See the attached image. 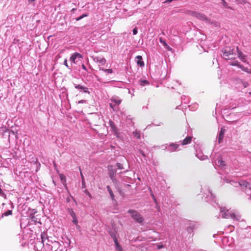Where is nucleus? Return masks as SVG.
I'll return each instance as SVG.
<instances>
[{
  "instance_id": "f257e3e1",
  "label": "nucleus",
  "mask_w": 251,
  "mask_h": 251,
  "mask_svg": "<svg viewBox=\"0 0 251 251\" xmlns=\"http://www.w3.org/2000/svg\"><path fill=\"white\" fill-rule=\"evenodd\" d=\"M226 182L230 183L231 185L238 187L240 186L242 187V190L246 194L250 195V199L251 200V184L249 183L246 180H241L238 182L234 180H228L227 179L225 180Z\"/></svg>"
},
{
  "instance_id": "f03ea898",
  "label": "nucleus",
  "mask_w": 251,
  "mask_h": 251,
  "mask_svg": "<svg viewBox=\"0 0 251 251\" xmlns=\"http://www.w3.org/2000/svg\"><path fill=\"white\" fill-rule=\"evenodd\" d=\"M220 213L222 217L224 218L228 219L229 218L239 221L241 219V216L239 215L235 214V212L232 211L227 209L225 207H220Z\"/></svg>"
},
{
  "instance_id": "7ed1b4c3",
  "label": "nucleus",
  "mask_w": 251,
  "mask_h": 251,
  "mask_svg": "<svg viewBox=\"0 0 251 251\" xmlns=\"http://www.w3.org/2000/svg\"><path fill=\"white\" fill-rule=\"evenodd\" d=\"M222 56L226 60H234L237 57V55L233 49L230 47H226L222 50Z\"/></svg>"
},
{
  "instance_id": "20e7f679",
  "label": "nucleus",
  "mask_w": 251,
  "mask_h": 251,
  "mask_svg": "<svg viewBox=\"0 0 251 251\" xmlns=\"http://www.w3.org/2000/svg\"><path fill=\"white\" fill-rule=\"evenodd\" d=\"M132 219L137 223L140 225H143L145 223V219L142 215L137 211L129 209L127 211Z\"/></svg>"
},
{
  "instance_id": "39448f33",
  "label": "nucleus",
  "mask_w": 251,
  "mask_h": 251,
  "mask_svg": "<svg viewBox=\"0 0 251 251\" xmlns=\"http://www.w3.org/2000/svg\"><path fill=\"white\" fill-rule=\"evenodd\" d=\"M162 146H165V149H167L168 151L170 152L176 151L179 150V149H178L179 145L176 143H171L169 145L165 144L162 145Z\"/></svg>"
},
{
  "instance_id": "423d86ee",
  "label": "nucleus",
  "mask_w": 251,
  "mask_h": 251,
  "mask_svg": "<svg viewBox=\"0 0 251 251\" xmlns=\"http://www.w3.org/2000/svg\"><path fill=\"white\" fill-rule=\"evenodd\" d=\"M83 58V56L78 52H75L70 57V60L72 63L75 64L78 60H80Z\"/></svg>"
},
{
  "instance_id": "0eeeda50",
  "label": "nucleus",
  "mask_w": 251,
  "mask_h": 251,
  "mask_svg": "<svg viewBox=\"0 0 251 251\" xmlns=\"http://www.w3.org/2000/svg\"><path fill=\"white\" fill-rule=\"evenodd\" d=\"M207 192L208 194H206V196L205 198V201H215L216 196L213 193H212L209 188H208Z\"/></svg>"
},
{
  "instance_id": "6e6552de",
  "label": "nucleus",
  "mask_w": 251,
  "mask_h": 251,
  "mask_svg": "<svg viewBox=\"0 0 251 251\" xmlns=\"http://www.w3.org/2000/svg\"><path fill=\"white\" fill-rule=\"evenodd\" d=\"M198 226V224L195 222H192L189 224L188 226L187 227L186 230L189 233H191L193 232V230L197 229Z\"/></svg>"
},
{
  "instance_id": "1a4fd4ad",
  "label": "nucleus",
  "mask_w": 251,
  "mask_h": 251,
  "mask_svg": "<svg viewBox=\"0 0 251 251\" xmlns=\"http://www.w3.org/2000/svg\"><path fill=\"white\" fill-rule=\"evenodd\" d=\"M74 87L75 89L78 90L80 92H83L85 93L90 94V92L88 90V88L84 86H82L79 84H76L74 83Z\"/></svg>"
},
{
  "instance_id": "9d476101",
  "label": "nucleus",
  "mask_w": 251,
  "mask_h": 251,
  "mask_svg": "<svg viewBox=\"0 0 251 251\" xmlns=\"http://www.w3.org/2000/svg\"><path fill=\"white\" fill-rule=\"evenodd\" d=\"M195 16L199 19L201 20L202 21H204L206 23H209L210 20L208 19L206 16L201 13L197 12L195 14Z\"/></svg>"
},
{
  "instance_id": "9b49d317",
  "label": "nucleus",
  "mask_w": 251,
  "mask_h": 251,
  "mask_svg": "<svg viewBox=\"0 0 251 251\" xmlns=\"http://www.w3.org/2000/svg\"><path fill=\"white\" fill-rule=\"evenodd\" d=\"M9 205L10 206V209L2 213L1 215V218L3 217L4 216H8L12 214V209L14 208V206L11 201H9Z\"/></svg>"
},
{
  "instance_id": "f8f14e48",
  "label": "nucleus",
  "mask_w": 251,
  "mask_h": 251,
  "mask_svg": "<svg viewBox=\"0 0 251 251\" xmlns=\"http://www.w3.org/2000/svg\"><path fill=\"white\" fill-rule=\"evenodd\" d=\"M237 52V57L239 58V59L243 62H247V55L244 54L241 51L238 50V48H236Z\"/></svg>"
},
{
  "instance_id": "ddd939ff",
  "label": "nucleus",
  "mask_w": 251,
  "mask_h": 251,
  "mask_svg": "<svg viewBox=\"0 0 251 251\" xmlns=\"http://www.w3.org/2000/svg\"><path fill=\"white\" fill-rule=\"evenodd\" d=\"M108 175L109 177H113L116 176L117 170L115 169H113L112 165H109L108 166Z\"/></svg>"
},
{
  "instance_id": "4468645a",
  "label": "nucleus",
  "mask_w": 251,
  "mask_h": 251,
  "mask_svg": "<svg viewBox=\"0 0 251 251\" xmlns=\"http://www.w3.org/2000/svg\"><path fill=\"white\" fill-rule=\"evenodd\" d=\"M215 164L216 165L218 166L221 168H223L225 166L224 161L220 156H218L217 159L215 160Z\"/></svg>"
},
{
  "instance_id": "2eb2a0df",
  "label": "nucleus",
  "mask_w": 251,
  "mask_h": 251,
  "mask_svg": "<svg viewBox=\"0 0 251 251\" xmlns=\"http://www.w3.org/2000/svg\"><path fill=\"white\" fill-rule=\"evenodd\" d=\"M93 60L95 62H96L97 63H99L100 64L102 65H104L106 63V60L104 58H103V57L100 58V57H98V56L94 57L93 58Z\"/></svg>"
},
{
  "instance_id": "dca6fc26",
  "label": "nucleus",
  "mask_w": 251,
  "mask_h": 251,
  "mask_svg": "<svg viewBox=\"0 0 251 251\" xmlns=\"http://www.w3.org/2000/svg\"><path fill=\"white\" fill-rule=\"evenodd\" d=\"M110 101L114 102V104L118 106L122 102V100L119 99V98L117 96H113L111 99Z\"/></svg>"
},
{
  "instance_id": "f3484780",
  "label": "nucleus",
  "mask_w": 251,
  "mask_h": 251,
  "mask_svg": "<svg viewBox=\"0 0 251 251\" xmlns=\"http://www.w3.org/2000/svg\"><path fill=\"white\" fill-rule=\"evenodd\" d=\"M225 130L224 129H223V128H221L220 132L219 133V136H218L219 143H221L223 141V139L224 138V134H225Z\"/></svg>"
},
{
  "instance_id": "a211bd4d",
  "label": "nucleus",
  "mask_w": 251,
  "mask_h": 251,
  "mask_svg": "<svg viewBox=\"0 0 251 251\" xmlns=\"http://www.w3.org/2000/svg\"><path fill=\"white\" fill-rule=\"evenodd\" d=\"M196 156L201 160H204L208 159V156L207 155H203L201 152H198L196 154Z\"/></svg>"
},
{
  "instance_id": "6ab92c4d",
  "label": "nucleus",
  "mask_w": 251,
  "mask_h": 251,
  "mask_svg": "<svg viewBox=\"0 0 251 251\" xmlns=\"http://www.w3.org/2000/svg\"><path fill=\"white\" fill-rule=\"evenodd\" d=\"M192 141V137L191 136H188L186 137L182 141V145H186L188 144H189Z\"/></svg>"
},
{
  "instance_id": "aec40b11",
  "label": "nucleus",
  "mask_w": 251,
  "mask_h": 251,
  "mask_svg": "<svg viewBox=\"0 0 251 251\" xmlns=\"http://www.w3.org/2000/svg\"><path fill=\"white\" fill-rule=\"evenodd\" d=\"M106 189H107V191L108 192L110 197H111V199L113 200V201H115V196L112 192V189H111L110 187L109 186V185H107L106 186Z\"/></svg>"
},
{
  "instance_id": "412c9836",
  "label": "nucleus",
  "mask_w": 251,
  "mask_h": 251,
  "mask_svg": "<svg viewBox=\"0 0 251 251\" xmlns=\"http://www.w3.org/2000/svg\"><path fill=\"white\" fill-rule=\"evenodd\" d=\"M109 233L114 241L117 240L116 237V231L115 230H110L109 231Z\"/></svg>"
},
{
  "instance_id": "4be33fe9",
  "label": "nucleus",
  "mask_w": 251,
  "mask_h": 251,
  "mask_svg": "<svg viewBox=\"0 0 251 251\" xmlns=\"http://www.w3.org/2000/svg\"><path fill=\"white\" fill-rule=\"evenodd\" d=\"M239 68H240L242 71L248 73V74H251V70L243 66L242 65H241L239 67Z\"/></svg>"
},
{
  "instance_id": "5701e85b",
  "label": "nucleus",
  "mask_w": 251,
  "mask_h": 251,
  "mask_svg": "<svg viewBox=\"0 0 251 251\" xmlns=\"http://www.w3.org/2000/svg\"><path fill=\"white\" fill-rule=\"evenodd\" d=\"M139 83L142 86H144L146 85L149 84V82L148 81V80H147L146 79H142L139 81Z\"/></svg>"
},
{
  "instance_id": "b1692460",
  "label": "nucleus",
  "mask_w": 251,
  "mask_h": 251,
  "mask_svg": "<svg viewBox=\"0 0 251 251\" xmlns=\"http://www.w3.org/2000/svg\"><path fill=\"white\" fill-rule=\"evenodd\" d=\"M100 70L102 71L107 74H112L113 73V70L112 69H106L102 67H100Z\"/></svg>"
},
{
  "instance_id": "393cba45",
  "label": "nucleus",
  "mask_w": 251,
  "mask_h": 251,
  "mask_svg": "<svg viewBox=\"0 0 251 251\" xmlns=\"http://www.w3.org/2000/svg\"><path fill=\"white\" fill-rule=\"evenodd\" d=\"M229 65L233 66H238V67L240 65V64L239 62L237 60H234L233 61L230 62L229 63Z\"/></svg>"
},
{
  "instance_id": "a878e982",
  "label": "nucleus",
  "mask_w": 251,
  "mask_h": 251,
  "mask_svg": "<svg viewBox=\"0 0 251 251\" xmlns=\"http://www.w3.org/2000/svg\"><path fill=\"white\" fill-rule=\"evenodd\" d=\"M133 135L136 137L138 139H140V132L139 131L137 130H135L133 132Z\"/></svg>"
},
{
  "instance_id": "bb28decb",
  "label": "nucleus",
  "mask_w": 251,
  "mask_h": 251,
  "mask_svg": "<svg viewBox=\"0 0 251 251\" xmlns=\"http://www.w3.org/2000/svg\"><path fill=\"white\" fill-rule=\"evenodd\" d=\"M80 176H81V179H82V187L83 188H84L86 187L85 180H84V176L81 171H80Z\"/></svg>"
},
{
  "instance_id": "cd10ccee",
  "label": "nucleus",
  "mask_w": 251,
  "mask_h": 251,
  "mask_svg": "<svg viewBox=\"0 0 251 251\" xmlns=\"http://www.w3.org/2000/svg\"><path fill=\"white\" fill-rule=\"evenodd\" d=\"M69 213L72 218L76 217L75 214V213L72 209H69Z\"/></svg>"
},
{
  "instance_id": "c85d7f7f",
  "label": "nucleus",
  "mask_w": 251,
  "mask_h": 251,
  "mask_svg": "<svg viewBox=\"0 0 251 251\" xmlns=\"http://www.w3.org/2000/svg\"><path fill=\"white\" fill-rule=\"evenodd\" d=\"M87 16H88V14H83L81 16H80V17H78L76 18V21H78L81 20L82 19H83V18L86 17Z\"/></svg>"
},
{
  "instance_id": "c756f323",
  "label": "nucleus",
  "mask_w": 251,
  "mask_h": 251,
  "mask_svg": "<svg viewBox=\"0 0 251 251\" xmlns=\"http://www.w3.org/2000/svg\"><path fill=\"white\" fill-rule=\"evenodd\" d=\"M137 63L140 67H143L145 65L144 62L142 61V60H137Z\"/></svg>"
},
{
  "instance_id": "7c9ffc66",
  "label": "nucleus",
  "mask_w": 251,
  "mask_h": 251,
  "mask_svg": "<svg viewBox=\"0 0 251 251\" xmlns=\"http://www.w3.org/2000/svg\"><path fill=\"white\" fill-rule=\"evenodd\" d=\"M109 125H110V126H111V127L114 130H116V126L115 125V124L112 121H110L109 122Z\"/></svg>"
},
{
  "instance_id": "2f4dec72",
  "label": "nucleus",
  "mask_w": 251,
  "mask_h": 251,
  "mask_svg": "<svg viewBox=\"0 0 251 251\" xmlns=\"http://www.w3.org/2000/svg\"><path fill=\"white\" fill-rule=\"evenodd\" d=\"M46 234L45 232L42 233L41 235V238L42 239V242L44 243L45 239L46 238Z\"/></svg>"
},
{
  "instance_id": "473e14b6",
  "label": "nucleus",
  "mask_w": 251,
  "mask_h": 251,
  "mask_svg": "<svg viewBox=\"0 0 251 251\" xmlns=\"http://www.w3.org/2000/svg\"><path fill=\"white\" fill-rule=\"evenodd\" d=\"M222 1V2H221V4L224 7H228V5H227V2L225 1V0H221Z\"/></svg>"
},
{
  "instance_id": "72a5a7b5",
  "label": "nucleus",
  "mask_w": 251,
  "mask_h": 251,
  "mask_svg": "<svg viewBox=\"0 0 251 251\" xmlns=\"http://www.w3.org/2000/svg\"><path fill=\"white\" fill-rule=\"evenodd\" d=\"M116 166L117 167V168L119 169H121V170L124 169V167H123L122 164H121L120 163H116Z\"/></svg>"
},
{
  "instance_id": "f704fd0d",
  "label": "nucleus",
  "mask_w": 251,
  "mask_h": 251,
  "mask_svg": "<svg viewBox=\"0 0 251 251\" xmlns=\"http://www.w3.org/2000/svg\"><path fill=\"white\" fill-rule=\"evenodd\" d=\"M138 152L141 154L144 157H146V154L141 149H139Z\"/></svg>"
},
{
  "instance_id": "c9c22d12",
  "label": "nucleus",
  "mask_w": 251,
  "mask_h": 251,
  "mask_svg": "<svg viewBox=\"0 0 251 251\" xmlns=\"http://www.w3.org/2000/svg\"><path fill=\"white\" fill-rule=\"evenodd\" d=\"M114 242L115 244L116 249L117 248H119V247L121 246L118 243V240L114 241Z\"/></svg>"
},
{
  "instance_id": "e433bc0d",
  "label": "nucleus",
  "mask_w": 251,
  "mask_h": 251,
  "mask_svg": "<svg viewBox=\"0 0 251 251\" xmlns=\"http://www.w3.org/2000/svg\"><path fill=\"white\" fill-rule=\"evenodd\" d=\"M110 178H111V180L112 181V182L114 183H117L118 180L116 179V176H114L113 177H110Z\"/></svg>"
},
{
  "instance_id": "4c0bfd02",
  "label": "nucleus",
  "mask_w": 251,
  "mask_h": 251,
  "mask_svg": "<svg viewBox=\"0 0 251 251\" xmlns=\"http://www.w3.org/2000/svg\"><path fill=\"white\" fill-rule=\"evenodd\" d=\"M72 222H73V223L74 224H75V225H77V224L78 223V220H77V218H76V217H75V218H73V221H72Z\"/></svg>"
},
{
  "instance_id": "58836bf2",
  "label": "nucleus",
  "mask_w": 251,
  "mask_h": 251,
  "mask_svg": "<svg viewBox=\"0 0 251 251\" xmlns=\"http://www.w3.org/2000/svg\"><path fill=\"white\" fill-rule=\"evenodd\" d=\"M110 108H111L112 109H113V110L114 111H115L116 110V105L115 104H113L112 103H110Z\"/></svg>"
},
{
  "instance_id": "ea45409f",
  "label": "nucleus",
  "mask_w": 251,
  "mask_h": 251,
  "mask_svg": "<svg viewBox=\"0 0 251 251\" xmlns=\"http://www.w3.org/2000/svg\"><path fill=\"white\" fill-rule=\"evenodd\" d=\"M31 220L32 222H33L34 223H36L37 221V218L34 216H32L31 217Z\"/></svg>"
},
{
  "instance_id": "a19ab883",
  "label": "nucleus",
  "mask_w": 251,
  "mask_h": 251,
  "mask_svg": "<svg viewBox=\"0 0 251 251\" xmlns=\"http://www.w3.org/2000/svg\"><path fill=\"white\" fill-rule=\"evenodd\" d=\"M159 41L162 44V45H164L165 43H166L165 41L161 37L159 38Z\"/></svg>"
},
{
  "instance_id": "79ce46f5",
  "label": "nucleus",
  "mask_w": 251,
  "mask_h": 251,
  "mask_svg": "<svg viewBox=\"0 0 251 251\" xmlns=\"http://www.w3.org/2000/svg\"><path fill=\"white\" fill-rule=\"evenodd\" d=\"M138 32V29L136 27H135L133 29V34L134 35H136L137 34Z\"/></svg>"
},
{
  "instance_id": "37998d69",
  "label": "nucleus",
  "mask_w": 251,
  "mask_h": 251,
  "mask_svg": "<svg viewBox=\"0 0 251 251\" xmlns=\"http://www.w3.org/2000/svg\"><path fill=\"white\" fill-rule=\"evenodd\" d=\"M242 84L245 88H246L249 86V83L246 81L243 82Z\"/></svg>"
},
{
  "instance_id": "c03bdc74",
  "label": "nucleus",
  "mask_w": 251,
  "mask_h": 251,
  "mask_svg": "<svg viewBox=\"0 0 251 251\" xmlns=\"http://www.w3.org/2000/svg\"><path fill=\"white\" fill-rule=\"evenodd\" d=\"M64 65H65L68 68H69V69H70V67H69L68 65V63H67V60L66 59H65L64 61Z\"/></svg>"
},
{
  "instance_id": "a18cd8bd",
  "label": "nucleus",
  "mask_w": 251,
  "mask_h": 251,
  "mask_svg": "<svg viewBox=\"0 0 251 251\" xmlns=\"http://www.w3.org/2000/svg\"><path fill=\"white\" fill-rule=\"evenodd\" d=\"M155 208H156L158 210H159V209H160V206H159V204H158V203H155Z\"/></svg>"
},
{
  "instance_id": "49530a36",
  "label": "nucleus",
  "mask_w": 251,
  "mask_h": 251,
  "mask_svg": "<svg viewBox=\"0 0 251 251\" xmlns=\"http://www.w3.org/2000/svg\"><path fill=\"white\" fill-rule=\"evenodd\" d=\"M82 68L85 71H87V69L86 68V66L84 65V64L82 65Z\"/></svg>"
},
{
  "instance_id": "de8ad7c7",
  "label": "nucleus",
  "mask_w": 251,
  "mask_h": 251,
  "mask_svg": "<svg viewBox=\"0 0 251 251\" xmlns=\"http://www.w3.org/2000/svg\"><path fill=\"white\" fill-rule=\"evenodd\" d=\"M136 58L137 59V60H142V57L140 55L137 56Z\"/></svg>"
},
{
  "instance_id": "09e8293b",
  "label": "nucleus",
  "mask_w": 251,
  "mask_h": 251,
  "mask_svg": "<svg viewBox=\"0 0 251 251\" xmlns=\"http://www.w3.org/2000/svg\"><path fill=\"white\" fill-rule=\"evenodd\" d=\"M116 250L117 251H123V249L122 248V247L120 246L119 247V248H117L116 249Z\"/></svg>"
},
{
  "instance_id": "8fccbe9b",
  "label": "nucleus",
  "mask_w": 251,
  "mask_h": 251,
  "mask_svg": "<svg viewBox=\"0 0 251 251\" xmlns=\"http://www.w3.org/2000/svg\"><path fill=\"white\" fill-rule=\"evenodd\" d=\"M86 102V100H79L78 101V103H85Z\"/></svg>"
},
{
  "instance_id": "3c124183",
  "label": "nucleus",
  "mask_w": 251,
  "mask_h": 251,
  "mask_svg": "<svg viewBox=\"0 0 251 251\" xmlns=\"http://www.w3.org/2000/svg\"><path fill=\"white\" fill-rule=\"evenodd\" d=\"M164 248V246L163 245H158V247H157V249H161L162 248Z\"/></svg>"
},
{
  "instance_id": "603ef678",
  "label": "nucleus",
  "mask_w": 251,
  "mask_h": 251,
  "mask_svg": "<svg viewBox=\"0 0 251 251\" xmlns=\"http://www.w3.org/2000/svg\"><path fill=\"white\" fill-rule=\"evenodd\" d=\"M60 179L62 181H63L64 179H65V176L63 175H60Z\"/></svg>"
},
{
  "instance_id": "864d4df0",
  "label": "nucleus",
  "mask_w": 251,
  "mask_h": 251,
  "mask_svg": "<svg viewBox=\"0 0 251 251\" xmlns=\"http://www.w3.org/2000/svg\"><path fill=\"white\" fill-rule=\"evenodd\" d=\"M166 49L168 50H172V49L168 45Z\"/></svg>"
},
{
  "instance_id": "5fc2aeb1",
  "label": "nucleus",
  "mask_w": 251,
  "mask_h": 251,
  "mask_svg": "<svg viewBox=\"0 0 251 251\" xmlns=\"http://www.w3.org/2000/svg\"><path fill=\"white\" fill-rule=\"evenodd\" d=\"M151 197L152 198V199L155 198L154 194H153L151 190Z\"/></svg>"
},
{
  "instance_id": "6e6d98bb",
  "label": "nucleus",
  "mask_w": 251,
  "mask_h": 251,
  "mask_svg": "<svg viewBox=\"0 0 251 251\" xmlns=\"http://www.w3.org/2000/svg\"><path fill=\"white\" fill-rule=\"evenodd\" d=\"M153 200L155 203H158L156 199L155 198V197L153 198Z\"/></svg>"
},
{
  "instance_id": "4d7b16f0",
  "label": "nucleus",
  "mask_w": 251,
  "mask_h": 251,
  "mask_svg": "<svg viewBox=\"0 0 251 251\" xmlns=\"http://www.w3.org/2000/svg\"><path fill=\"white\" fill-rule=\"evenodd\" d=\"M36 0H28V2H30V3H32V2H33L34 1H35Z\"/></svg>"
},
{
  "instance_id": "13d9d810",
  "label": "nucleus",
  "mask_w": 251,
  "mask_h": 251,
  "mask_svg": "<svg viewBox=\"0 0 251 251\" xmlns=\"http://www.w3.org/2000/svg\"><path fill=\"white\" fill-rule=\"evenodd\" d=\"M165 48L168 46L167 43H165L164 45H163Z\"/></svg>"
},
{
  "instance_id": "bf43d9fd",
  "label": "nucleus",
  "mask_w": 251,
  "mask_h": 251,
  "mask_svg": "<svg viewBox=\"0 0 251 251\" xmlns=\"http://www.w3.org/2000/svg\"><path fill=\"white\" fill-rule=\"evenodd\" d=\"M161 147H162V148H163V149L164 150H166V149H165V146H162Z\"/></svg>"
},
{
  "instance_id": "052dcab7",
  "label": "nucleus",
  "mask_w": 251,
  "mask_h": 251,
  "mask_svg": "<svg viewBox=\"0 0 251 251\" xmlns=\"http://www.w3.org/2000/svg\"><path fill=\"white\" fill-rule=\"evenodd\" d=\"M2 205V206H3L5 205V203H3Z\"/></svg>"
},
{
  "instance_id": "680f3d73",
  "label": "nucleus",
  "mask_w": 251,
  "mask_h": 251,
  "mask_svg": "<svg viewBox=\"0 0 251 251\" xmlns=\"http://www.w3.org/2000/svg\"><path fill=\"white\" fill-rule=\"evenodd\" d=\"M249 95L251 96V92H249Z\"/></svg>"
},
{
  "instance_id": "e2e57ef3",
  "label": "nucleus",
  "mask_w": 251,
  "mask_h": 251,
  "mask_svg": "<svg viewBox=\"0 0 251 251\" xmlns=\"http://www.w3.org/2000/svg\"><path fill=\"white\" fill-rule=\"evenodd\" d=\"M75 8H73V9H72V10H73V11H75Z\"/></svg>"
}]
</instances>
